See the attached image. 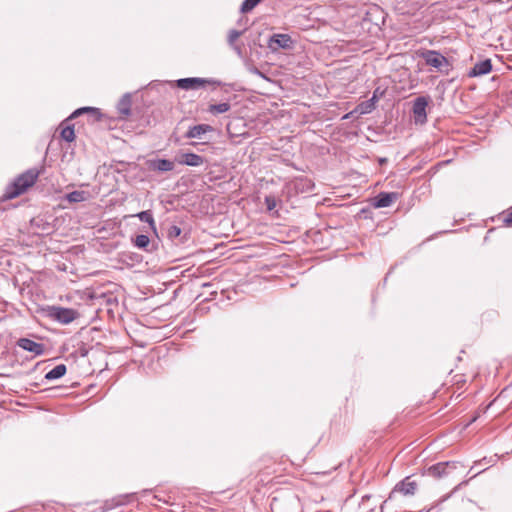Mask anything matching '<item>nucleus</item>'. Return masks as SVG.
<instances>
[{"label": "nucleus", "mask_w": 512, "mask_h": 512, "mask_svg": "<svg viewBox=\"0 0 512 512\" xmlns=\"http://www.w3.org/2000/svg\"><path fill=\"white\" fill-rule=\"evenodd\" d=\"M40 171L36 168L28 169L20 174L11 184H9L2 196V200H10L24 193L29 187L33 186L39 177Z\"/></svg>", "instance_id": "1"}, {"label": "nucleus", "mask_w": 512, "mask_h": 512, "mask_svg": "<svg viewBox=\"0 0 512 512\" xmlns=\"http://www.w3.org/2000/svg\"><path fill=\"white\" fill-rule=\"evenodd\" d=\"M46 315L60 323V324H69L73 322L78 317V312L72 308H66L61 306H48L46 309Z\"/></svg>", "instance_id": "2"}, {"label": "nucleus", "mask_w": 512, "mask_h": 512, "mask_svg": "<svg viewBox=\"0 0 512 512\" xmlns=\"http://www.w3.org/2000/svg\"><path fill=\"white\" fill-rule=\"evenodd\" d=\"M421 58L425 61L426 65H429L440 72L448 71L449 62L445 56L436 50H424L420 54Z\"/></svg>", "instance_id": "3"}, {"label": "nucleus", "mask_w": 512, "mask_h": 512, "mask_svg": "<svg viewBox=\"0 0 512 512\" xmlns=\"http://www.w3.org/2000/svg\"><path fill=\"white\" fill-rule=\"evenodd\" d=\"M207 84L219 86L221 83L214 79H205L199 77L181 78L176 80V86L183 90H196Z\"/></svg>", "instance_id": "4"}, {"label": "nucleus", "mask_w": 512, "mask_h": 512, "mask_svg": "<svg viewBox=\"0 0 512 512\" xmlns=\"http://www.w3.org/2000/svg\"><path fill=\"white\" fill-rule=\"evenodd\" d=\"M293 40L288 34H273L268 42V47L276 51L278 49H291Z\"/></svg>", "instance_id": "5"}, {"label": "nucleus", "mask_w": 512, "mask_h": 512, "mask_svg": "<svg viewBox=\"0 0 512 512\" xmlns=\"http://www.w3.org/2000/svg\"><path fill=\"white\" fill-rule=\"evenodd\" d=\"M175 161L181 165L199 167L205 163V158L196 153L187 152L178 154Z\"/></svg>", "instance_id": "6"}, {"label": "nucleus", "mask_w": 512, "mask_h": 512, "mask_svg": "<svg viewBox=\"0 0 512 512\" xmlns=\"http://www.w3.org/2000/svg\"><path fill=\"white\" fill-rule=\"evenodd\" d=\"M428 105V100L426 97H417L413 103V114L415 117L416 123H424L426 122V107Z\"/></svg>", "instance_id": "7"}, {"label": "nucleus", "mask_w": 512, "mask_h": 512, "mask_svg": "<svg viewBox=\"0 0 512 512\" xmlns=\"http://www.w3.org/2000/svg\"><path fill=\"white\" fill-rule=\"evenodd\" d=\"M16 345L19 348L31 352L36 356L44 354V345L42 343L35 342L29 338L18 339Z\"/></svg>", "instance_id": "8"}, {"label": "nucleus", "mask_w": 512, "mask_h": 512, "mask_svg": "<svg viewBox=\"0 0 512 512\" xmlns=\"http://www.w3.org/2000/svg\"><path fill=\"white\" fill-rule=\"evenodd\" d=\"M397 198L398 193L396 192H380L372 199V206L374 208L389 207Z\"/></svg>", "instance_id": "9"}, {"label": "nucleus", "mask_w": 512, "mask_h": 512, "mask_svg": "<svg viewBox=\"0 0 512 512\" xmlns=\"http://www.w3.org/2000/svg\"><path fill=\"white\" fill-rule=\"evenodd\" d=\"M492 70L490 59H485L476 63L468 72L469 77H478L488 74Z\"/></svg>", "instance_id": "10"}, {"label": "nucleus", "mask_w": 512, "mask_h": 512, "mask_svg": "<svg viewBox=\"0 0 512 512\" xmlns=\"http://www.w3.org/2000/svg\"><path fill=\"white\" fill-rule=\"evenodd\" d=\"M214 128L209 124H198L189 127L188 131L185 134V137L188 139L193 138H202V136L208 132H213Z\"/></svg>", "instance_id": "11"}, {"label": "nucleus", "mask_w": 512, "mask_h": 512, "mask_svg": "<svg viewBox=\"0 0 512 512\" xmlns=\"http://www.w3.org/2000/svg\"><path fill=\"white\" fill-rule=\"evenodd\" d=\"M174 166V162L168 159H154L149 161V168L157 172L172 171Z\"/></svg>", "instance_id": "12"}, {"label": "nucleus", "mask_w": 512, "mask_h": 512, "mask_svg": "<svg viewBox=\"0 0 512 512\" xmlns=\"http://www.w3.org/2000/svg\"><path fill=\"white\" fill-rule=\"evenodd\" d=\"M417 489V483L415 481H409L407 477L395 487V490L400 491L404 495H414Z\"/></svg>", "instance_id": "13"}, {"label": "nucleus", "mask_w": 512, "mask_h": 512, "mask_svg": "<svg viewBox=\"0 0 512 512\" xmlns=\"http://www.w3.org/2000/svg\"><path fill=\"white\" fill-rule=\"evenodd\" d=\"M117 109L120 115L129 116L131 113V96L126 93L122 96L117 104Z\"/></svg>", "instance_id": "14"}, {"label": "nucleus", "mask_w": 512, "mask_h": 512, "mask_svg": "<svg viewBox=\"0 0 512 512\" xmlns=\"http://www.w3.org/2000/svg\"><path fill=\"white\" fill-rule=\"evenodd\" d=\"M451 465L450 462H439L428 468V473L434 477H442L447 474V468Z\"/></svg>", "instance_id": "15"}, {"label": "nucleus", "mask_w": 512, "mask_h": 512, "mask_svg": "<svg viewBox=\"0 0 512 512\" xmlns=\"http://www.w3.org/2000/svg\"><path fill=\"white\" fill-rule=\"evenodd\" d=\"M66 371V365L58 364L45 374V379L49 381L59 379L66 374Z\"/></svg>", "instance_id": "16"}, {"label": "nucleus", "mask_w": 512, "mask_h": 512, "mask_svg": "<svg viewBox=\"0 0 512 512\" xmlns=\"http://www.w3.org/2000/svg\"><path fill=\"white\" fill-rule=\"evenodd\" d=\"M89 197V193L86 192V191H83V190H75V191H72L70 193H68L65 198L70 202V203H79V202H84L88 199Z\"/></svg>", "instance_id": "17"}, {"label": "nucleus", "mask_w": 512, "mask_h": 512, "mask_svg": "<svg viewBox=\"0 0 512 512\" xmlns=\"http://www.w3.org/2000/svg\"><path fill=\"white\" fill-rule=\"evenodd\" d=\"M231 108L230 104L227 102L218 103V104H210L208 107V112L213 115L223 114L229 111Z\"/></svg>", "instance_id": "18"}, {"label": "nucleus", "mask_w": 512, "mask_h": 512, "mask_svg": "<svg viewBox=\"0 0 512 512\" xmlns=\"http://www.w3.org/2000/svg\"><path fill=\"white\" fill-rule=\"evenodd\" d=\"M137 217L139 218L140 221L148 223L150 228L154 232H156V225H155L154 217H153V214H152V212L150 210L139 212L137 214Z\"/></svg>", "instance_id": "19"}, {"label": "nucleus", "mask_w": 512, "mask_h": 512, "mask_svg": "<svg viewBox=\"0 0 512 512\" xmlns=\"http://www.w3.org/2000/svg\"><path fill=\"white\" fill-rule=\"evenodd\" d=\"M84 113H90V114H93L94 116H96V118H98V117L100 116L99 109H97V108H92V107H82V108H79V109L75 110V111L70 115L69 119L76 118V117H78L79 115L84 114Z\"/></svg>", "instance_id": "20"}, {"label": "nucleus", "mask_w": 512, "mask_h": 512, "mask_svg": "<svg viewBox=\"0 0 512 512\" xmlns=\"http://www.w3.org/2000/svg\"><path fill=\"white\" fill-rule=\"evenodd\" d=\"M149 243H150V239L145 234L137 235L135 240H134V245L136 247L140 248V249L147 250V247L149 246Z\"/></svg>", "instance_id": "21"}, {"label": "nucleus", "mask_w": 512, "mask_h": 512, "mask_svg": "<svg viewBox=\"0 0 512 512\" xmlns=\"http://www.w3.org/2000/svg\"><path fill=\"white\" fill-rule=\"evenodd\" d=\"M61 137L67 142L73 141L75 139V132H74L73 125H68V126L64 127L61 131Z\"/></svg>", "instance_id": "22"}, {"label": "nucleus", "mask_w": 512, "mask_h": 512, "mask_svg": "<svg viewBox=\"0 0 512 512\" xmlns=\"http://www.w3.org/2000/svg\"><path fill=\"white\" fill-rule=\"evenodd\" d=\"M261 1L262 0H244L240 7V11L242 13H248L252 11Z\"/></svg>", "instance_id": "23"}, {"label": "nucleus", "mask_w": 512, "mask_h": 512, "mask_svg": "<svg viewBox=\"0 0 512 512\" xmlns=\"http://www.w3.org/2000/svg\"><path fill=\"white\" fill-rule=\"evenodd\" d=\"M359 108H360V112L362 114H367V113L372 112L375 109L374 99L370 98L369 100L362 102L359 105Z\"/></svg>", "instance_id": "24"}, {"label": "nucleus", "mask_w": 512, "mask_h": 512, "mask_svg": "<svg viewBox=\"0 0 512 512\" xmlns=\"http://www.w3.org/2000/svg\"><path fill=\"white\" fill-rule=\"evenodd\" d=\"M314 187L312 181L308 178H300L297 181V188H300L301 191H311Z\"/></svg>", "instance_id": "25"}, {"label": "nucleus", "mask_w": 512, "mask_h": 512, "mask_svg": "<svg viewBox=\"0 0 512 512\" xmlns=\"http://www.w3.org/2000/svg\"><path fill=\"white\" fill-rule=\"evenodd\" d=\"M181 233H182V230L177 225H170L167 228V237L170 240H174V239L178 238L181 235Z\"/></svg>", "instance_id": "26"}, {"label": "nucleus", "mask_w": 512, "mask_h": 512, "mask_svg": "<svg viewBox=\"0 0 512 512\" xmlns=\"http://www.w3.org/2000/svg\"><path fill=\"white\" fill-rule=\"evenodd\" d=\"M243 32H244V30H242V31L235 30V29L230 30L229 34H228L229 45L230 46L235 45L236 40L243 34Z\"/></svg>", "instance_id": "27"}, {"label": "nucleus", "mask_w": 512, "mask_h": 512, "mask_svg": "<svg viewBox=\"0 0 512 512\" xmlns=\"http://www.w3.org/2000/svg\"><path fill=\"white\" fill-rule=\"evenodd\" d=\"M97 298H102L107 305H113L117 302L116 297L112 295H106L105 293H101L99 296H96Z\"/></svg>", "instance_id": "28"}, {"label": "nucleus", "mask_w": 512, "mask_h": 512, "mask_svg": "<svg viewBox=\"0 0 512 512\" xmlns=\"http://www.w3.org/2000/svg\"><path fill=\"white\" fill-rule=\"evenodd\" d=\"M265 204L267 206V209L269 211L273 210L276 207V200L273 196H266L265 197Z\"/></svg>", "instance_id": "29"}, {"label": "nucleus", "mask_w": 512, "mask_h": 512, "mask_svg": "<svg viewBox=\"0 0 512 512\" xmlns=\"http://www.w3.org/2000/svg\"><path fill=\"white\" fill-rule=\"evenodd\" d=\"M504 222L507 224V225H512V212L509 213L505 219H504Z\"/></svg>", "instance_id": "30"}, {"label": "nucleus", "mask_w": 512, "mask_h": 512, "mask_svg": "<svg viewBox=\"0 0 512 512\" xmlns=\"http://www.w3.org/2000/svg\"><path fill=\"white\" fill-rule=\"evenodd\" d=\"M231 47L235 50V52H236L238 55H241V54H242V49H241V47H240L239 45H236V44H235V45H233V46H231Z\"/></svg>", "instance_id": "31"}, {"label": "nucleus", "mask_w": 512, "mask_h": 512, "mask_svg": "<svg viewBox=\"0 0 512 512\" xmlns=\"http://www.w3.org/2000/svg\"><path fill=\"white\" fill-rule=\"evenodd\" d=\"M378 92H379V88H377L374 92H373V96L371 97V99H374V102L376 103L377 100H378Z\"/></svg>", "instance_id": "32"}, {"label": "nucleus", "mask_w": 512, "mask_h": 512, "mask_svg": "<svg viewBox=\"0 0 512 512\" xmlns=\"http://www.w3.org/2000/svg\"><path fill=\"white\" fill-rule=\"evenodd\" d=\"M254 73H256V74H258V75L262 76V73H261L257 68H255V69H254Z\"/></svg>", "instance_id": "33"}, {"label": "nucleus", "mask_w": 512, "mask_h": 512, "mask_svg": "<svg viewBox=\"0 0 512 512\" xmlns=\"http://www.w3.org/2000/svg\"><path fill=\"white\" fill-rule=\"evenodd\" d=\"M369 498H370L369 495H365V496L362 497V501H365L366 499L368 500Z\"/></svg>", "instance_id": "34"}]
</instances>
